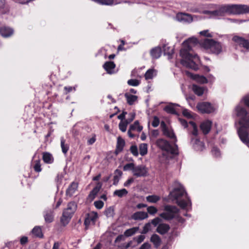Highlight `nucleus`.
Masks as SVG:
<instances>
[{"instance_id":"nucleus-4","label":"nucleus","mask_w":249,"mask_h":249,"mask_svg":"<svg viewBox=\"0 0 249 249\" xmlns=\"http://www.w3.org/2000/svg\"><path fill=\"white\" fill-rule=\"evenodd\" d=\"M236 115L239 117V123L241 125L238 130L240 140L245 144L249 146V139L248 132L245 129L249 128V114L247 113L244 107L237 106L235 108Z\"/></svg>"},{"instance_id":"nucleus-55","label":"nucleus","mask_w":249,"mask_h":249,"mask_svg":"<svg viewBox=\"0 0 249 249\" xmlns=\"http://www.w3.org/2000/svg\"><path fill=\"white\" fill-rule=\"evenodd\" d=\"M145 239V236L144 235H140L134 238V239L137 242L138 244L142 242L144 239Z\"/></svg>"},{"instance_id":"nucleus-37","label":"nucleus","mask_w":249,"mask_h":249,"mask_svg":"<svg viewBox=\"0 0 249 249\" xmlns=\"http://www.w3.org/2000/svg\"><path fill=\"white\" fill-rule=\"evenodd\" d=\"M124 145V140L121 138L119 137L117 140V150L119 152L122 151Z\"/></svg>"},{"instance_id":"nucleus-34","label":"nucleus","mask_w":249,"mask_h":249,"mask_svg":"<svg viewBox=\"0 0 249 249\" xmlns=\"http://www.w3.org/2000/svg\"><path fill=\"white\" fill-rule=\"evenodd\" d=\"M163 50L165 54L169 56V58L173 54L174 50L172 47L168 46L167 45H164Z\"/></svg>"},{"instance_id":"nucleus-29","label":"nucleus","mask_w":249,"mask_h":249,"mask_svg":"<svg viewBox=\"0 0 249 249\" xmlns=\"http://www.w3.org/2000/svg\"><path fill=\"white\" fill-rule=\"evenodd\" d=\"M160 199V197L157 195H150L146 197L147 202L151 203H156Z\"/></svg>"},{"instance_id":"nucleus-16","label":"nucleus","mask_w":249,"mask_h":249,"mask_svg":"<svg viewBox=\"0 0 249 249\" xmlns=\"http://www.w3.org/2000/svg\"><path fill=\"white\" fill-rule=\"evenodd\" d=\"M212 122L210 121H206L201 123L200 128L204 134L208 133L211 129Z\"/></svg>"},{"instance_id":"nucleus-18","label":"nucleus","mask_w":249,"mask_h":249,"mask_svg":"<svg viewBox=\"0 0 249 249\" xmlns=\"http://www.w3.org/2000/svg\"><path fill=\"white\" fill-rule=\"evenodd\" d=\"M102 184L100 183H98L97 185L90 192L88 196V199L90 201H92L95 198V196L99 192L101 188Z\"/></svg>"},{"instance_id":"nucleus-44","label":"nucleus","mask_w":249,"mask_h":249,"mask_svg":"<svg viewBox=\"0 0 249 249\" xmlns=\"http://www.w3.org/2000/svg\"><path fill=\"white\" fill-rule=\"evenodd\" d=\"M34 169L35 171L37 172H39L41 171V165L39 160H36L35 161Z\"/></svg>"},{"instance_id":"nucleus-22","label":"nucleus","mask_w":249,"mask_h":249,"mask_svg":"<svg viewBox=\"0 0 249 249\" xmlns=\"http://www.w3.org/2000/svg\"><path fill=\"white\" fill-rule=\"evenodd\" d=\"M150 53L153 58L157 59L159 58L161 54V50L160 47H157L153 48L151 50Z\"/></svg>"},{"instance_id":"nucleus-54","label":"nucleus","mask_w":249,"mask_h":249,"mask_svg":"<svg viewBox=\"0 0 249 249\" xmlns=\"http://www.w3.org/2000/svg\"><path fill=\"white\" fill-rule=\"evenodd\" d=\"M151 245L148 243L145 242L143 243L139 248V249H151Z\"/></svg>"},{"instance_id":"nucleus-1","label":"nucleus","mask_w":249,"mask_h":249,"mask_svg":"<svg viewBox=\"0 0 249 249\" xmlns=\"http://www.w3.org/2000/svg\"><path fill=\"white\" fill-rule=\"evenodd\" d=\"M198 42L196 38L190 37L182 43L180 51V55L182 57L181 63L186 68L194 70L198 69L197 63L199 62V58L196 54L191 53L190 51Z\"/></svg>"},{"instance_id":"nucleus-60","label":"nucleus","mask_w":249,"mask_h":249,"mask_svg":"<svg viewBox=\"0 0 249 249\" xmlns=\"http://www.w3.org/2000/svg\"><path fill=\"white\" fill-rule=\"evenodd\" d=\"M160 221V218L157 217L151 221V223L155 226H157Z\"/></svg>"},{"instance_id":"nucleus-35","label":"nucleus","mask_w":249,"mask_h":249,"mask_svg":"<svg viewBox=\"0 0 249 249\" xmlns=\"http://www.w3.org/2000/svg\"><path fill=\"white\" fill-rule=\"evenodd\" d=\"M43 160L47 163H51L53 161V158L51 154L49 153H44L43 154Z\"/></svg>"},{"instance_id":"nucleus-27","label":"nucleus","mask_w":249,"mask_h":249,"mask_svg":"<svg viewBox=\"0 0 249 249\" xmlns=\"http://www.w3.org/2000/svg\"><path fill=\"white\" fill-rule=\"evenodd\" d=\"M151 242H152L156 248L159 247L161 244V239L157 234H153L150 239Z\"/></svg>"},{"instance_id":"nucleus-64","label":"nucleus","mask_w":249,"mask_h":249,"mask_svg":"<svg viewBox=\"0 0 249 249\" xmlns=\"http://www.w3.org/2000/svg\"><path fill=\"white\" fill-rule=\"evenodd\" d=\"M243 102H244L245 105L249 107V96H245L243 99Z\"/></svg>"},{"instance_id":"nucleus-39","label":"nucleus","mask_w":249,"mask_h":249,"mask_svg":"<svg viewBox=\"0 0 249 249\" xmlns=\"http://www.w3.org/2000/svg\"><path fill=\"white\" fill-rule=\"evenodd\" d=\"M32 233L37 237H42L41 230L39 227H35L32 230Z\"/></svg>"},{"instance_id":"nucleus-57","label":"nucleus","mask_w":249,"mask_h":249,"mask_svg":"<svg viewBox=\"0 0 249 249\" xmlns=\"http://www.w3.org/2000/svg\"><path fill=\"white\" fill-rule=\"evenodd\" d=\"M199 34L200 35L205 36H208V37L212 36L211 34L209 32V30H204V31L200 32Z\"/></svg>"},{"instance_id":"nucleus-49","label":"nucleus","mask_w":249,"mask_h":249,"mask_svg":"<svg viewBox=\"0 0 249 249\" xmlns=\"http://www.w3.org/2000/svg\"><path fill=\"white\" fill-rule=\"evenodd\" d=\"M94 206L98 209H101L104 206V202L101 200L96 201L94 202Z\"/></svg>"},{"instance_id":"nucleus-15","label":"nucleus","mask_w":249,"mask_h":249,"mask_svg":"<svg viewBox=\"0 0 249 249\" xmlns=\"http://www.w3.org/2000/svg\"><path fill=\"white\" fill-rule=\"evenodd\" d=\"M14 30L11 28L2 27L0 29V34L4 37H9L12 36Z\"/></svg>"},{"instance_id":"nucleus-33","label":"nucleus","mask_w":249,"mask_h":249,"mask_svg":"<svg viewBox=\"0 0 249 249\" xmlns=\"http://www.w3.org/2000/svg\"><path fill=\"white\" fill-rule=\"evenodd\" d=\"M139 230L138 227H133L132 228L126 230L124 232V236L129 237L134 235Z\"/></svg>"},{"instance_id":"nucleus-50","label":"nucleus","mask_w":249,"mask_h":249,"mask_svg":"<svg viewBox=\"0 0 249 249\" xmlns=\"http://www.w3.org/2000/svg\"><path fill=\"white\" fill-rule=\"evenodd\" d=\"M212 154L215 157H218L220 155V152L219 151V150L216 148L213 147L212 150Z\"/></svg>"},{"instance_id":"nucleus-23","label":"nucleus","mask_w":249,"mask_h":249,"mask_svg":"<svg viewBox=\"0 0 249 249\" xmlns=\"http://www.w3.org/2000/svg\"><path fill=\"white\" fill-rule=\"evenodd\" d=\"M125 97L127 102L129 105H133L137 101L138 97L136 95H131L128 93L125 94Z\"/></svg>"},{"instance_id":"nucleus-58","label":"nucleus","mask_w":249,"mask_h":249,"mask_svg":"<svg viewBox=\"0 0 249 249\" xmlns=\"http://www.w3.org/2000/svg\"><path fill=\"white\" fill-rule=\"evenodd\" d=\"M159 120L158 118L157 117H154L153 122L152 123V125L154 127H157L159 125Z\"/></svg>"},{"instance_id":"nucleus-26","label":"nucleus","mask_w":249,"mask_h":249,"mask_svg":"<svg viewBox=\"0 0 249 249\" xmlns=\"http://www.w3.org/2000/svg\"><path fill=\"white\" fill-rule=\"evenodd\" d=\"M178 107V105H169L164 107V110L168 113L171 114H177V107Z\"/></svg>"},{"instance_id":"nucleus-36","label":"nucleus","mask_w":249,"mask_h":249,"mask_svg":"<svg viewBox=\"0 0 249 249\" xmlns=\"http://www.w3.org/2000/svg\"><path fill=\"white\" fill-rule=\"evenodd\" d=\"M244 38L238 36H234L232 38V40L237 45L241 46L242 44V42H243Z\"/></svg>"},{"instance_id":"nucleus-40","label":"nucleus","mask_w":249,"mask_h":249,"mask_svg":"<svg viewBox=\"0 0 249 249\" xmlns=\"http://www.w3.org/2000/svg\"><path fill=\"white\" fill-rule=\"evenodd\" d=\"M65 141L63 138L61 139V147L62 148V152L66 154L69 149V146L67 144H65Z\"/></svg>"},{"instance_id":"nucleus-21","label":"nucleus","mask_w":249,"mask_h":249,"mask_svg":"<svg viewBox=\"0 0 249 249\" xmlns=\"http://www.w3.org/2000/svg\"><path fill=\"white\" fill-rule=\"evenodd\" d=\"M190 76L192 77L193 79H194L196 82L199 83L200 84H205L208 82V79L202 75H193L190 74Z\"/></svg>"},{"instance_id":"nucleus-30","label":"nucleus","mask_w":249,"mask_h":249,"mask_svg":"<svg viewBox=\"0 0 249 249\" xmlns=\"http://www.w3.org/2000/svg\"><path fill=\"white\" fill-rule=\"evenodd\" d=\"M192 89L195 93L198 96H201L204 93V89L203 87L193 85Z\"/></svg>"},{"instance_id":"nucleus-53","label":"nucleus","mask_w":249,"mask_h":249,"mask_svg":"<svg viewBox=\"0 0 249 249\" xmlns=\"http://www.w3.org/2000/svg\"><path fill=\"white\" fill-rule=\"evenodd\" d=\"M241 47H242L245 49L249 50V41L245 39L242 42V44Z\"/></svg>"},{"instance_id":"nucleus-52","label":"nucleus","mask_w":249,"mask_h":249,"mask_svg":"<svg viewBox=\"0 0 249 249\" xmlns=\"http://www.w3.org/2000/svg\"><path fill=\"white\" fill-rule=\"evenodd\" d=\"M151 229V224L150 223H147L143 227L142 233L145 234L146 233Z\"/></svg>"},{"instance_id":"nucleus-3","label":"nucleus","mask_w":249,"mask_h":249,"mask_svg":"<svg viewBox=\"0 0 249 249\" xmlns=\"http://www.w3.org/2000/svg\"><path fill=\"white\" fill-rule=\"evenodd\" d=\"M169 199L175 201L176 203L183 209H188L191 206V200L183 187L178 181L174 182V189L169 195Z\"/></svg>"},{"instance_id":"nucleus-11","label":"nucleus","mask_w":249,"mask_h":249,"mask_svg":"<svg viewBox=\"0 0 249 249\" xmlns=\"http://www.w3.org/2000/svg\"><path fill=\"white\" fill-rule=\"evenodd\" d=\"M98 218V213L95 212H91L87 214L85 220V225L86 228L87 229L88 227L91 225H94L96 220Z\"/></svg>"},{"instance_id":"nucleus-9","label":"nucleus","mask_w":249,"mask_h":249,"mask_svg":"<svg viewBox=\"0 0 249 249\" xmlns=\"http://www.w3.org/2000/svg\"><path fill=\"white\" fill-rule=\"evenodd\" d=\"M196 108L200 112L202 113H211L215 109L213 105L207 102L198 103L196 105Z\"/></svg>"},{"instance_id":"nucleus-5","label":"nucleus","mask_w":249,"mask_h":249,"mask_svg":"<svg viewBox=\"0 0 249 249\" xmlns=\"http://www.w3.org/2000/svg\"><path fill=\"white\" fill-rule=\"evenodd\" d=\"M164 212L160 214V216L165 220H171L176 218L179 222H183L182 218L178 216L179 210L176 206L165 205L164 208Z\"/></svg>"},{"instance_id":"nucleus-17","label":"nucleus","mask_w":249,"mask_h":249,"mask_svg":"<svg viewBox=\"0 0 249 249\" xmlns=\"http://www.w3.org/2000/svg\"><path fill=\"white\" fill-rule=\"evenodd\" d=\"M148 217V214L144 212H138L132 215V218L135 220H142Z\"/></svg>"},{"instance_id":"nucleus-48","label":"nucleus","mask_w":249,"mask_h":249,"mask_svg":"<svg viewBox=\"0 0 249 249\" xmlns=\"http://www.w3.org/2000/svg\"><path fill=\"white\" fill-rule=\"evenodd\" d=\"M105 214L107 217H111L113 216L114 214V211L113 209L111 208H108L105 211Z\"/></svg>"},{"instance_id":"nucleus-43","label":"nucleus","mask_w":249,"mask_h":249,"mask_svg":"<svg viewBox=\"0 0 249 249\" xmlns=\"http://www.w3.org/2000/svg\"><path fill=\"white\" fill-rule=\"evenodd\" d=\"M135 167V165L133 163L131 162L127 164H126L123 167V170L124 171H129L131 170L132 172L133 171V170Z\"/></svg>"},{"instance_id":"nucleus-2","label":"nucleus","mask_w":249,"mask_h":249,"mask_svg":"<svg viewBox=\"0 0 249 249\" xmlns=\"http://www.w3.org/2000/svg\"><path fill=\"white\" fill-rule=\"evenodd\" d=\"M209 18H219L226 14H243L249 13V5H223L214 11L205 10L202 12Z\"/></svg>"},{"instance_id":"nucleus-20","label":"nucleus","mask_w":249,"mask_h":249,"mask_svg":"<svg viewBox=\"0 0 249 249\" xmlns=\"http://www.w3.org/2000/svg\"><path fill=\"white\" fill-rule=\"evenodd\" d=\"M170 227L166 224H160L157 227V231L161 234H164L168 232Z\"/></svg>"},{"instance_id":"nucleus-42","label":"nucleus","mask_w":249,"mask_h":249,"mask_svg":"<svg viewBox=\"0 0 249 249\" xmlns=\"http://www.w3.org/2000/svg\"><path fill=\"white\" fill-rule=\"evenodd\" d=\"M128 124H129L127 122H126L125 120L124 121H121V122L119 124V129L122 132H125L126 130Z\"/></svg>"},{"instance_id":"nucleus-59","label":"nucleus","mask_w":249,"mask_h":249,"mask_svg":"<svg viewBox=\"0 0 249 249\" xmlns=\"http://www.w3.org/2000/svg\"><path fill=\"white\" fill-rule=\"evenodd\" d=\"M95 141H96L95 136L94 135L91 138L89 139L88 140L87 142L89 145H91L95 142Z\"/></svg>"},{"instance_id":"nucleus-46","label":"nucleus","mask_w":249,"mask_h":249,"mask_svg":"<svg viewBox=\"0 0 249 249\" xmlns=\"http://www.w3.org/2000/svg\"><path fill=\"white\" fill-rule=\"evenodd\" d=\"M130 150L131 152L134 156H138L139 153H138V148H137V146H136V145L131 146Z\"/></svg>"},{"instance_id":"nucleus-10","label":"nucleus","mask_w":249,"mask_h":249,"mask_svg":"<svg viewBox=\"0 0 249 249\" xmlns=\"http://www.w3.org/2000/svg\"><path fill=\"white\" fill-rule=\"evenodd\" d=\"M176 18L178 21L185 23H190L193 20L198 19V17L196 15L192 16L189 14L183 13L177 14Z\"/></svg>"},{"instance_id":"nucleus-7","label":"nucleus","mask_w":249,"mask_h":249,"mask_svg":"<svg viewBox=\"0 0 249 249\" xmlns=\"http://www.w3.org/2000/svg\"><path fill=\"white\" fill-rule=\"evenodd\" d=\"M203 47L207 50L215 54H219L222 52V46L219 42L213 39H206L202 43Z\"/></svg>"},{"instance_id":"nucleus-56","label":"nucleus","mask_w":249,"mask_h":249,"mask_svg":"<svg viewBox=\"0 0 249 249\" xmlns=\"http://www.w3.org/2000/svg\"><path fill=\"white\" fill-rule=\"evenodd\" d=\"M182 113L183 115L187 118H190L192 117L191 115V112L188 110L184 109L182 111Z\"/></svg>"},{"instance_id":"nucleus-32","label":"nucleus","mask_w":249,"mask_h":249,"mask_svg":"<svg viewBox=\"0 0 249 249\" xmlns=\"http://www.w3.org/2000/svg\"><path fill=\"white\" fill-rule=\"evenodd\" d=\"M122 172L121 171L116 169L114 172L113 178V184L117 185L119 182V179L122 176Z\"/></svg>"},{"instance_id":"nucleus-62","label":"nucleus","mask_w":249,"mask_h":249,"mask_svg":"<svg viewBox=\"0 0 249 249\" xmlns=\"http://www.w3.org/2000/svg\"><path fill=\"white\" fill-rule=\"evenodd\" d=\"M6 6L5 0H0V9H3Z\"/></svg>"},{"instance_id":"nucleus-13","label":"nucleus","mask_w":249,"mask_h":249,"mask_svg":"<svg viewBox=\"0 0 249 249\" xmlns=\"http://www.w3.org/2000/svg\"><path fill=\"white\" fill-rule=\"evenodd\" d=\"M161 127H162V130L163 133V134L171 138V139H176V136L175 135L174 133L173 132V130L171 128H169L166 126V124L164 122H162L160 124Z\"/></svg>"},{"instance_id":"nucleus-14","label":"nucleus","mask_w":249,"mask_h":249,"mask_svg":"<svg viewBox=\"0 0 249 249\" xmlns=\"http://www.w3.org/2000/svg\"><path fill=\"white\" fill-rule=\"evenodd\" d=\"M78 183L72 182L69 186L66 191V195L67 196L71 197L74 195L77 191Z\"/></svg>"},{"instance_id":"nucleus-31","label":"nucleus","mask_w":249,"mask_h":249,"mask_svg":"<svg viewBox=\"0 0 249 249\" xmlns=\"http://www.w3.org/2000/svg\"><path fill=\"white\" fill-rule=\"evenodd\" d=\"M128 194V191L125 189H122L120 190H116L113 193L114 196H117L119 197H122L126 196Z\"/></svg>"},{"instance_id":"nucleus-51","label":"nucleus","mask_w":249,"mask_h":249,"mask_svg":"<svg viewBox=\"0 0 249 249\" xmlns=\"http://www.w3.org/2000/svg\"><path fill=\"white\" fill-rule=\"evenodd\" d=\"M135 117V113L134 112H131L129 114V118L125 121L129 124L134 119Z\"/></svg>"},{"instance_id":"nucleus-41","label":"nucleus","mask_w":249,"mask_h":249,"mask_svg":"<svg viewBox=\"0 0 249 249\" xmlns=\"http://www.w3.org/2000/svg\"><path fill=\"white\" fill-rule=\"evenodd\" d=\"M189 125L191 128L193 129L192 133L194 136H196L198 134V130L196 124L193 122H189Z\"/></svg>"},{"instance_id":"nucleus-12","label":"nucleus","mask_w":249,"mask_h":249,"mask_svg":"<svg viewBox=\"0 0 249 249\" xmlns=\"http://www.w3.org/2000/svg\"><path fill=\"white\" fill-rule=\"evenodd\" d=\"M147 172V168L143 165H140L135 167L132 173L134 176L139 177L146 176Z\"/></svg>"},{"instance_id":"nucleus-25","label":"nucleus","mask_w":249,"mask_h":249,"mask_svg":"<svg viewBox=\"0 0 249 249\" xmlns=\"http://www.w3.org/2000/svg\"><path fill=\"white\" fill-rule=\"evenodd\" d=\"M44 216L46 222H52L53 219V211L51 210L46 211Z\"/></svg>"},{"instance_id":"nucleus-45","label":"nucleus","mask_w":249,"mask_h":249,"mask_svg":"<svg viewBox=\"0 0 249 249\" xmlns=\"http://www.w3.org/2000/svg\"><path fill=\"white\" fill-rule=\"evenodd\" d=\"M147 212L151 214H154L158 212L157 209L154 206H149L147 208Z\"/></svg>"},{"instance_id":"nucleus-63","label":"nucleus","mask_w":249,"mask_h":249,"mask_svg":"<svg viewBox=\"0 0 249 249\" xmlns=\"http://www.w3.org/2000/svg\"><path fill=\"white\" fill-rule=\"evenodd\" d=\"M75 87H65L64 89L66 91V93L71 92L72 89L75 90Z\"/></svg>"},{"instance_id":"nucleus-47","label":"nucleus","mask_w":249,"mask_h":249,"mask_svg":"<svg viewBox=\"0 0 249 249\" xmlns=\"http://www.w3.org/2000/svg\"><path fill=\"white\" fill-rule=\"evenodd\" d=\"M127 83L130 86H137L139 85L140 82L136 79H130L127 81Z\"/></svg>"},{"instance_id":"nucleus-24","label":"nucleus","mask_w":249,"mask_h":249,"mask_svg":"<svg viewBox=\"0 0 249 249\" xmlns=\"http://www.w3.org/2000/svg\"><path fill=\"white\" fill-rule=\"evenodd\" d=\"M157 71L154 69H150L147 71L144 77L146 80L151 79L157 75Z\"/></svg>"},{"instance_id":"nucleus-28","label":"nucleus","mask_w":249,"mask_h":249,"mask_svg":"<svg viewBox=\"0 0 249 249\" xmlns=\"http://www.w3.org/2000/svg\"><path fill=\"white\" fill-rule=\"evenodd\" d=\"M140 154L141 156H143L147 154L148 151V145L146 143H141L139 146Z\"/></svg>"},{"instance_id":"nucleus-61","label":"nucleus","mask_w":249,"mask_h":249,"mask_svg":"<svg viewBox=\"0 0 249 249\" xmlns=\"http://www.w3.org/2000/svg\"><path fill=\"white\" fill-rule=\"evenodd\" d=\"M28 242V238L26 236H23L20 238V243L21 245H25Z\"/></svg>"},{"instance_id":"nucleus-19","label":"nucleus","mask_w":249,"mask_h":249,"mask_svg":"<svg viewBox=\"0 0 249 249\" xmlns=\"http://www.w3.org/2000/svg\"><path fill=\"white\" fill-rule=\"evenodd\" d=\"M115 67V64L111 61L107 62L104 65V69L109 74H111L114 72Z\"/></svg>"},{"instance_id":"nucleus-38","label":"nucleus","mask_w":249,"mask_h":249,"mask_svg":"<svg viewBox=\"0 0 249 249\" xmlns=\"http://www.w3.org/2000/svg\"><path fill=\"white\" fill-rule=\"evenodd\" d=\"M129 128L132 130H136L138 132L142 131V127L139 125V123L138 121H135L133 124L130 126Z\"/></svg>"},{"instance_id":"nucleus-8","label":"nucleus","mask_w":249,"mask_h":249,"mask_svg":"<svg viewBox=\"0 0 249 249\" xmlns=\"http://www.w3.org/2000/svg\"><path fill=\"white\" fill-rule=\"evenodd\" d=\"M157 146L163 151H165L173 154H177L175 148L172 147L170 144L166 140L163 139H159L156 141Z\"/></svg>"},{"instance_id":"nucleus-6","label":"nucleus","mask_w":249,"mask_h":249,"mask_svg":"<svg viewBox=\"0 0 249 249\" xmlns=\"http://www.w3.org/2000/svg\"><path fill=\"white\" fill-rule=\"evenodd\" d=\"M76 208L77 205L75 202H71L68 203L67 208L63 212L61 219V222L63 225L65 226L69 223Z\"/></svg>"}]
</instances>
